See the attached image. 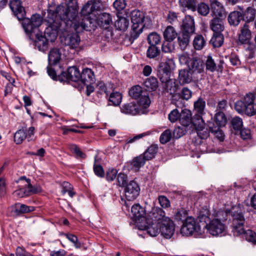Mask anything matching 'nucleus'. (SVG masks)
<instances>
[{"mask_svg":"<svg viewBox=\"0 0 256 256\" xmlns=\"http://www.w3.org/2000/svg\"><path fill=\"white\" fill-rule=\"evenodd\" d=\"M147 40L150 45H154L156 46L157 44L160 43L161 37L156 32H152L148 35Z\"/></svg>","mask_w":256,"mask_h":256,"instance_id":"09e8293b","label":"nucleus"},{"mask_svg":"<svg viewBox=\"0 0 256 256\" xmlns=\"http://www.w3.org/2000/svg\"><path fill=\"white\" fill-rule=\"evenodd\" d=\"M126 4L125 0H116L113 6L117 11L123 10L126 6Z\"/></svg>","mask_w":256,"mask_h":256,"instance_id":"338daca9","label":"nucleus"},{"mask_svg":"<svg viewBox=\"0 0 256 256\" xmlns=\"http://www.w3.org/2000/svg\"><path fill=\"white\" fill-rule=\"evenodd\" d=\"M148 217L154 222H162L164 218H168L165 216L164 212L158 207L152 208L148 214Z\"/></svg>","mask_w":256,"mask_h":256,"instance_id":"5701e85b","label":"nucleus"},{"mask_svg":"<svg viewBox=\"0 0 256 256\" xmlns=\"http://www.w3.org/2000/svg\"><path fill=\"white\" fill-rule=\"evenodd\" d=\"M49 26L45 29L43 34L38 32L35 34V46L41 52H44L48 49V42H54L58 36L60 23L54 22L49 19Z\"/></svg>","mask_w":256,"mask_h":256,"instance_id":"f03ea898","label":"nucleus"},{"mask_svg":"<svg viewBox=\"0 0 256 256\" xmlns=\"http://www.w3.org/2000/svg\"><path fill=\"white\" fill-rule=\"evenodd\" d=\"M116 180L118 182V185L120 187H124L128 184H126L128 176L124 173L120 172L118 174L117 176Z\"/></svg>","mask_w":256,"mask_h":256,"instance_id":"680f3d73","label":"nucleus"},{"mask_svg":"<svg viewBox=\"0 0 256 256\" xmlns=\"http://www.w3.org/2000/svg\"><path fill=\"white\" fill-rule=\"evenodd\" d=\"M69 148L70 150L74 154L77 158H84L86 157V154L82 152L76 144H70Z\"/></svg>","mask_w":256,"mask_h":256,"instance_id":"bf43d9fd","label":"nucleus"},{"mask_svg":"<svg viewBox=\"0 0 256 256\" xmlns=\"http://www.w3.org/2000/svg\"><path fill=\"white\" fill-rule=\"evenodd\" d=\"M140 106H140L138 103V104L134 102L126 103L120 106V112L128 115H140L144 112V110L140 108Z\"/></svg>","mask_w":256,"mask_h":256,"instance_id":"ddd939ff","label":"nucleus"},{"mask_svg":"<svg viewBox=\"0 0 256 256\" xmlns=\"http://www.w3.org/2000/svg\"><path fill=\"white\" fill-rule=\"evenodd\" d=\"M252 38V32L250 30L249 26L245 23L240 28L238 34V41L242 44H248Z\"/></svg>","mask_w":256,"mask_h":256,"instance_id":"a211bd4d","label":"nucleus"},{"mask_svg":"<svg viewBox=\"0 0 256 256\" xmlns=\"http://www.w3.org/2000/svg\"><path fill=\"white\" fill-rule=\"evenodd\" d=\"M205 228L208 232L214 236H224L226 230L225 224L218 218L211 220L206 225Z\"/></svg>","mask_w":256,"mask_h":256,"instance_id":"1a4fd4ad","label":"nucleus"},{"mask_svg":"<svg viewBox=\"0 0 256 256\" xmlns=\"http://www.w3.org/2000/svg\"><path fill=\"white\" fill-rule=\"evenodd\" d=\"M170 72L171 68L168 62H161L160 64L158 72V76L160 80L164 81L170 78Z\"/></svg>","mask_w":256,"mask_h":256,"instance_id":"b1692460","label":"nucleus"},{"mask_svg":"<svg viewBox=\"0 0 256 256\" xmlns=\"http://www.w3.org/2000/svg\"><path fill=\"white\" fill-rule=\"evenodd\" d=\"M163 36L164 40L172 42L176 38L178 34L174 28L170 26H168L164 30Z\"/></svg>","mask_w":256,"mask_h":256,"instance_id":"e433bc0d","label":"nucleus"},{"mask_svg":"<svg viewBox=\"0 0 256 256\" xmlns=\"http://www.w3.org/2000/svg\"><path fill=\"white\" fill-rule=\"evenodd\" d=\"M238 10L242 14V20L246 21V23L253 22L256 18V10L252 6H248L244 9L243 6H238Z\"/></svg>","mask_w":256,"mask_h":256,"instance_id":"f3484780","label":"nucleus"},{"mask_svg":"<svg viewBox=\"0 0 256 256\" xmlns=\"http://www.w3.org/2000/svg\"><path fill=\"white\" fill-rule=\"evenodd\" d=\"M12 210L16 214L20 215L34 211V208L18 202L12 206Z\"/></svg>","mask_w":256,"mask_h":256,"instance_id":"c756f323","label":"nucleus"},{"mask_svg":"<svg viewBox=\"0 0 256 256\" xmlns=\"http://www.w3.org/2000/svg\"><path fill=\"white\" fill-rule=\"evenodd\" d=\"M211 8L214 17H226L223 6L216 0H210Z\"/></svg>","mask_w":256,"mask_h":256,"instance_id":"a878e982","label":"nucleus"},{"mask_svg":"<svg viewBox=\"0 0 256 256\" xmlns=\"http://www.w3.org/2000/svg\"><path fill=\"white\" fill-rule=\"evenodd\" d=\"M224 36L222 34L214 33L210 43L214 48L220 47L224 42Z\"/></svg>","mask_w":256,"mask_h":256,"instance_id":"de8ad7c7","label":"nucleus"},{"mask_svg":"<svg viewBox=\"0 0 256 256\" xmlns=\"http://www.w3.org/2000/svg\"><path fill=\"white\" fill-rule=\"evenodd\" d=\"M172 137V132L170 130H165L160 135V142L162 144H165L168 142Z\"/></svg>","mask_w":256,"mask_h":256,"instance_id":"4d7b16f0","label":"nucleus"},{"mask_svg":"<svg viewBox=\"0 0 256 256\" xmlns=\"http://www.w3.org/2000/svg\"><path fill=\"white\" fill-rule=\"evenodd\" d=\"M160 222H152L151 224L145 226L147 232L152 236H156L160 233Z\"/></svg>","mask_w":256,"mask_h":256,"instance_id":"4c0bfd02","label":"nucleus"},{"mask_svg":"<svg viewBox=\"0 0 256 256\" xmlns=\"http://www.w3.org/2000/svg\"><path fill=\"white\" fill-rule=\"evenodd\" d=\"M158 147L156 145H152L144 152L142 155L146 160H149L155 157L157 153Z\"/></svg>","mask_w":256,"mask_h":256,"instance_id":"c03bdc74","label":"nucleus"},{"mask_svg":"<svg viewBox=\"0 0 256 256\" xmlns=\"http://www.w3.org/2000/svg\"><path fill=\"white\" fill-rule=\"evenodd\" d=\"M130 17L132 23L130 36L134 39H136L142 32L144 15L140 10H134L131 12Z\"/></svg>","mask_w":256,"mask_h":256,"instance_id":"39448f33","label":"nucleus"},{"mask_svg":"<svg viewBox=\"0 0 256 256\" xmlns=\"http://www.w3.org/2000/svg\"><path fill=\"white\" fill-rule=\"evenodd\" d=\"M182 30L194 34L195 32V25L194 18L190 16L186 15L183 19L182 24Z\"/></svg>","mask_w":256,"mask_h":256,"instance_id":"412c9836","label":"nucleus"},{"mask_svg":"<svg viewBox=\"0 0 256 256\" xmlns=\"http://www.w3.org/2000/svg\"><path fill=\"white\" fill-rule=\"evenodd\" d=\"M225 17H214L210 22V26L214 33L222 34L224 30V20Z\"/></svg>","mask_w":256,"mask_h":256,"instance_id":"4be33fe9","label":"nucleus"},{"mask_svg":"<svg viewBox=\"0 0 256 256\" xmlns=\"http://www.w3.org/2000/svg\"><path fill=\"white\" fill-rule=\"evenodd\" d=\"M84 84H91L94 82V74L90 68H84L80 74V80Z\"/></svg>","mask_w":256,"mask_h":256,"instance_id":"bb28decb","label":"nucleus"},{"mask_svg":"<svg viewBox=\"0 0 256 256\" xmlns=\"http://www.w3.org/2000/svg\"><path fill=\"white\" fill-rule=\"evenodd\" d=\"M198 122L195 116L192 118L191 112L187 109L182 110L180 114L179 121L180 124L184 126L188 127L192 123L194 124V121Z\"/></svg>","mask_w":256,"mask_h":256,"instance_id":"6ab92c4d","label":"nucleus"},{"mask_svg":"<svg viewBox=\"0 0 256 256\" xmlns=\"http://www.w3.org/2000/svg\"><path fill=\"white\" fill-rule=\"evenodd\" d=\"M61 43L70 48L74 49L76 48L80 42V37L77 33H72L68 34L66 36L60 37Z\"/></svg>","mask_w":256,"mask_h":256,"instance_id":"4468645a","label":"nucleus"},{"mask_svg":"<svg viewBox=\"0 0 256 256\" xmlns=\"http://www.w3.org/2000/svg\"><path fill=\"white\" fill-rule=\"evenodd\" d=\"M231 124L234 130H240L243 126L242 120L239 116H235L232 120Z\"/></svg>","mask_w":256,"mask_h":256,"instance_id":"6e6d98bb","label":"nucleus"},{"mask_svg":"<svg viewBox=\"0 0 256 256\" xmlns=\"http://www.w3.org/2000/svg\"><path fill=\"white\" fill-rule=\"evenodd\" d=\"M192 34L181 30L178 36V44L181 49L184 50L190 42V38Z\"/></svg>","mask_w":256,"mask_h":256,"instance_id":"473e14b6","label":"nucleus"},{"mask_svg":"<svg viewBox=\"0 0 256 256\" xmlns=\"http://www.w3.org/2000/svg\"><path fill=\"white\" fill-rule=\"evenodd\" d=\"M129 24L128 20L124 17L118 18L114 23L116 29L124 31L127 29Z\"/></svg>","mask_w":256,"mask_h":256,"instance_id":"49530a36","label":"nucleus"},{"mask_svg":"<svg viewBox=\"0 0 256 256\" xmlns=\"http://www.w3.org/2000/svg\"><path fill=\"white\" fill-rule=\"evenodd\" d=\"M193 77V74L189 70L183 69L179 71L178 80L180 84L190 83Z\"/></svg>","mask_w":256,"mask_h":256,"instance_id":"72a5a7b5","label":"nucleus"},{"mask_svg":"<svg viewBox=\"0 0 256 256\" xmlns=\"http://www.w3.org/2000/svg\"><path fill=\"white\" fill-rule=\"evenodd\" d=\"M244 210L240 204L232 206L230 212L232 221L230 224L232 232L234 236H241L247 241L256 244V233L251 230H246Z\"/></svg>","mask_w":256,"mask_h":256,"instance_id":"f257e3e1","label":"nucleus"},{"mask_svg":"<svg viewBox=\"0 0 256 256\" xmlns=\"http://www.w3.org/2000/svg\"><path fill=\"white\" fill-rule=\"evenodd\" d=\"M180 114L177 109H174L168 114V118L171 122H175L180 119Z\"/></svg>","mask_w":256,"mask_h":256,"instance_id":"e2e57ef3","label":"nucleus"},{"mask_svg":"<svg viewBox=\"0 0 256 256\" xmlns=\"http://www.w3.org/2000/svg\"><path fill=\"white\" fill-rule=\"evenodd\" d=\"M78 15L76 6L72 3L66 2L64 4L58 6L55 10H50L48 12V18L54 22H60V20L68 21L74 20Z\"/></svg>","mask_w":256,"mask_h":256,"instance_id":"7ed1b4c3","label":"nucleus"},{"mask_svg":"<svg viewBox=\"0 0 256 256\" xmlns=\"http://www.w3.org/2000/svg\"><path fill=\"white\" fill-rule=\"evenodd\" d=\"M206 40L204 37L200 34H197L195 36L192 44L194 48L196 50H201L205 46Z\"/></svg>","mask_w":256,"mask_h":256,"instance_id":"58836bf2","label":"nucleus"},{"mask_svg":"<svg viewBox=\"0 0 256 256\" xmlns=\"http://www.w3.org/2000/svg\"><path fill=\"white\" fill-rule=\"evenodd\" d=\"M9 5L12 11L18 20H21L24 18L25 10L22 5L20 0H12L10 1Z\"/></svg>","mask_w":256,"mask_h":256,"instance_id":"2eb2a0df","label":"nucleus"},{"mask_svg":"<svg viewBox=\"0 0 256 256\" xmlns=\"http://www.w3.org/2000/svg\"><path fill=\"white\" fill-rule=\"evenodd\" d=\"M96 21L100 26L106 28L112 24V18L110 14L103 12L98 15Z\"/></svg>","mask_w":256,"mask_h":256,"instance_id":"cd10ccee","label":"nucleus"},{"mask_svg":"<svg viewBox=\"0 0 256 256\" xmlns=\"http://www.w3.org/2000/svg\"><path fill=\"white\" fill-rule=\"evenodd\" d=\"M118 174V171L115 168H110L106 172V178L108 181L114 180Z\"/></svg>","mask_w":256,"mask_h":256,"instance_id":"774afa93","label":"nucleus"},{"mask_svg":"<svg viewBox=\"0 0 256 256\" xmlns=\"http://www.w3.org/2000/svg\"><path fill=\"white\" fill-rule=\"evenodd\" d=\"M129 95L135 100H138V103L142 106L143 108L149 106L150 101L146 92L143 91L142 88L140 86L132 87L129 90Z\"/></svg>","mask_w":256,"mask_h":256,"instance_id":"0eeeda50","label":"nucleus"},{"mask_svg":"<svg viewBox=\"0 0 256 256\" xmlns=\"http://www.w3.org/2000/svg\"><path fill=\"white\" fill-rule=\"evenodd\" d=\"M179 6L182 12L190 10L193 12L196 10V0H179Z\"/></svg>","mask_w":256,"mask_h":256,"instance_id":"c85d7f7f","label":"nucleus"},{"mask_svg":"<svg viewBox=\"0 0 256 256\" xmlns=\"http://www.w3.org/2000/svg\"><path fill=\"white\" fill-rule=\"evenodd\" d=\"M63 235L74 244L76 248H81V244L78 240V238L76 236L68 233L64 234Z\"/></svg>","mask_w":256,"mask_h":256,"instance_id":"13d9d810","label":"nucleus"},{"mask_svg":"<svg viewBox=\"0 0 256 256\" xmlns=\"http://www.w3.org/2000/svg\"><path fill=\"white\" fill-rule=\"evenodd\" d=\"M122 95L119 92H113L110 94L109 101L114 106H118L122 102Z\"/></svg>","mask_w":256,"mask_h":256,"instance_id":"3c124183","label":"nucleus"},{"mask_svg":"<svg viewBox=\"0 0 256 256\" xmlns=\"http://www.w3.org/2000/svg\"><path fill=\"white\" fill-rule=\"evenodd\" d=\"M188 211L184 208L179 210L176 214L175 220H176L180 221L184 220L188 217Z\"/></svg>","mask_w":256,"mask_h":256,"instance_id":"0e129e2a","label":"nucleus"},{"mask_svg":"<svg viewBox=\"0 0 256 256\" xmlns=\"http://www.w3.org/2000/svg\"><path fill=\"white\" fill-rule=\"evenodd\" d=\"M41 191L42 189L40 186H32L30 184V179L28 178L25 184H22L18 186V188L14 192V194L19 198H24Z\"/></svg>","mask_w":256,"mask_h":256,"instance_id":"6e6552de","label":"nucleus"},{"mask_svg":"<svg viewBox=\"0 0 256 256\" xmlns=\"http://www.w3.org/2000/svg\"><path fill=\"white\" fill-rule=\"evenodd\" d=\"M186 132V127L178 126L174 130L173 136L175 138H178L182 136Z\"/></svg>","mask_w":256,"mask_h":256,"instance_id":"052dcab7","label":"nucleus"},{"mask_svg":"<svg viewBox=\"0 0 256 256\" xmlns=\"http://www.w3.org/2000/svg\"><path fill=\"white\" fill-rule=\"evenodd\" d=\"M172 42H169L164 40L162 46V52L165 53L171 52L174 49V45L171 43Z\"/></svg>","mask_w":256,"mask_h":256,"instance_id":"69168bd1","label":"nucleus"},{"mask_svg":"<svg viewBox=\"0 0 256 256\" xmlns=\"http://www.w3.org/2000/svg\"><path fill=\"white\" fill-rule=\"evenodd\" d=\"M214 120L216 124L218 126L220 127L225 126L226 122V118L223 112H218L215 114Z\"/></svg>","mask_w":256,"mask_h":256,"instance_id":"864d4df0","label":"nucleus"},{"mask_svg":"<svg viewBox=\"0 0 256 256\" xmlns=\"http://www.w3.org/2000/svg\"><path fill=\"white\" fill-rule=\"evenodd\" d=\"M160 231L161 236L166 239L172 238L174 232V224L169 218L160 222Z\"/></svg>","mask_w":256,"mask_h":256,"instance_id":"9b49d317","label":"nucleus"},{"mask_svg":"<svg viewBox=\"0 0 256 256\" xmlns=\"http://www.w3.org/2000/svg\"><path fill=\"white\" fill-rule=\"evenodd\" d=\"M194 112H196L195 117L198 121H202V116L204 114L206 102L202 98H199L194 104Z\"/></svg>","mask_w":256,"mask_h":256,"instance_id":"dca6fc26","label":"nucleus"},{"mask_svg":"<svg viewBox=\"0 0 256 256\" xmlns=\"http://www.w3.org/2000/svg\"><path fill=\"white\" fill-rule=\"evenodd\" d=\"M200 226L192 216H188L184 220L180 229L182 235L186 236L192 234L194 232H198Z\"/></svg>","mask_w":256,"mask_h":256,"instance_id":"9d476101","label":"nucleus"},{"mask_svg":"<svg viewBox=\"0 0 256 256\" xmlns=\"http://www.w3.org/2000/svg\"><path fill=\"white\" fill-rule=\"evenodd\" d=\"M228 19L230 26H237L242 20V14L240 11H233L230 13Z\"/></svg>","mask_w":256,"mask_h":256,"instance_id":"c9c22d12","label":"nucleus"},{"mask_svg":"<svg viewBox=\"0 0 256 256\" xmlns=\"http://www.w3.org/2000/svg\"><path fill=\"white\" fill-rule=\"evenodd\" d=\"M198 13L204 16H206L210 12V8L208 4L204 2H200L196 4V10Z\"/></svg>","mask_w":256,"mask_h":256,"instance_id":"5fc2aeb1","label":"nucleus"},{"mask_svg":"<svg viewBox=\"0 0 256 256\" xmlns=\"http://www.w3.org/2000/svg\"><path fill=\"white\" fill-rule=\"evenodd\" d=\"M131 212L134 217L139 220L140 218H143L145 215V211L139 204L134 205L131 208Z\"/></svg>","mask_w":256,"mask_h":256,"instance_id":"ea45409f","label":"nucleus"},{"mask_svg":"<svg viewBox=\"0 0 256 256\" xmlns=\"http://www.w3.org/2000/svg\"><path fill=\"white\" fill-rule=\"evenodd\" d=\"M124 187L125 196L128 200H134L139 195L140 188L136 182L131 180Z\"/></svg>","mask_w":256,"mask_h":256,"instance_id":"f8f14e48","label":"nucleus"},{"mask_svg":"<svg viewBox=\"0 0 256 256\" xmlns=\"http://www.w3.org/2000/svg\"><path fill=\"white\" fill-rule=\"evenodd\" d=\"M22 27L25 32L30 34V38L33 37L34 35L38 32V27L42 22V17L38 14H33L30 18L22 19Z\"/></svg>","mask_w":256,"mask_h":256,"instance_id":"423d86ee","label":"nucleus"},{"mask_svg":"<svg viewBox=\"0 0 256 256\" xmlns=\"http://www.w3.org/2000/svg\"><path fill=\"white\" fill-rule=\"evenodd\" d=\"M144 86L150 90L155 91L158 88V81L154 76H150L146 78L144 82Z\"/></svg>","mask_w":256,"mask_h":256,"instance_id":"79ce46f5","label":"nucleus"},{"mask_svg":"<svg viewBox=\"0 0 256 256\" xmlns=\"http://www.w3.org/2000/svg\"><path fill=\"white\" fill-rule=\"evenodd\" d=\"M160 80L162 84V88L165 92L172 94L176 92L177 90L176 84L173 79L169 78H166V80L162 81V80Z\"/></svg>","mask_w":256,"mask_h":256,"instance_id":"7c9ffc66","label":"nucleus"},{"mask_svg":"<svg viewBox=\"0 0 256 256\" xmlns=\"http://www.w3.org/2000/svg\"><path fill=\"white\" fill-rule=\"evenodd\" d=\"M247 101L246 96L242 100L236 101L234 104L235 110L240 114H245V109L247 108Z\"/></svg>","mask_w":256,"mask_h":256,"instance_id":"a19ab883","label":"nucleus"},{"mask_svg":"<svg viewBox=\"0 0 256 256\" xmlns=\"http://www.w3.org/2000/svg\"><path fill=\"white\" fill-rule=\"evenodd\" d=\"M62 54L60 49L58 48H52L48 55V60L50 64L56 65L61 60Z\"/></svg>","mask_w":256,"mask_h":256,"instance_id":"f704fd0d","label":"nucleus"},{"mask_svg":"<svg viewBox=\"0 0 256 256\" xmlns=\"http://www.w3.org/2000/svg\"><path fill=\"white\" fill-rule=\"evenodd\" d=\"M223 60H220V64L216 66L214 60L210 56H208L206 61V68L207 71L213 72L214 71L222 72L223 69Z\"/></svg>","mask_w":256,"mask_h":256,"instance_id":"393cba45","label":"nucleus"},{"mask_svg":"<svg viewBox=\"0 0 256 256\" xmlns=\"http://www.w3.org/2000/svg\"><path fill=\"white\" fill-rule=\"evenodd\" d=\"M160 54V50L154 45H150L146 51V56L149 58H154Z\"/></svg>","mask_w":256,"mask_h":256,"instance_id":"603ef678","label":"nucleus"},{"mask_svg":"<svg viewBox=\"0 0 256 256\" xmlns=\"http://www.w3.org/2000/svg\"><path fill=\"white\" fill-rule=\"evenodd\" d=\"M247 101V108L245 109V114L248 116H254L256 114V105L254 104V95L249 92L246 94Z\"/></svg>","mask_w":256,"mask_h":256,"instance_id":"aec40b11","label":"nucleus"},{"mask_svg":"<svg viewBox=\"0 0 256 256\" xmlns=\"http://www.w3.org/2000/svg\"><path fill=\"white\" fill-rule=\"evenodd\" d=\"M180 61L188 66V70L193 74L194 78H198V74L204 72L203 62L196 58H190L188 55L183 54L180 57Z\"/></svg>","mask_w":256,"mask_h":256,"instance_id":"20e7f679","label":"nucleus"},{"mask_svg":"<svg viewBox=\"0 0 256 256\" xmlns=\"http://www.w3.org/2000/svg\"><path fill=\"white\" fill-rule=\"evenodd\" d=\"M68 74L70 80L77 82L80 80V72L78 69L75 66H70L68 68Z\"/></svg>","mask_w":256,"mask_h":256,"instance_id":"a18cd8bd","label":"nucleus"},{"mask_svg":"<svg viewBox=\"0 0 256 256\" xmlns=\"http://www.w3.org/2000/svg\"><path fill=\"white\" fill-rule=\"evenodd\" d=\"M26 129L18 130L14 134V140L16 144H20L26 138Z\"/></svg>","mask_w":256,"mask_h":256,"instance_id":"8fccbe9b","label":"nucleus"},{"mask_svg":"<svg viewBox=\"0 0 256 256\" xmlns=\"http://www.w3.org/2000/svg\"><path fill=\"white\" fill-rule=\"evenodd\" d=\"M194 125L197 129V134L201 139H206L209 136V132L207 128H205L204 122L202 120V122L194 121Z\"/></svg>","mask_w":256,"mask_h":256,"instance_id":"2f4dec72","label":"nucleus"},{"mask_svg":"<svg viewBox=\"0 0 256 256\" xmlns=\"http://www.w3.org/2000/svg\"><path fill=\"white\" fill-rule=\"evenodd\" d=\"M146 160L144 157L140 154L138 156L134 157L130 162V164L136 170H139L140 168L144 166Z\"/></svg>","mask_w":256,"mask_h":256,"instance_id":"37998d69","label":"nucleus"}]
</instances>
